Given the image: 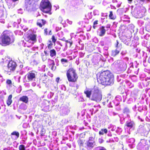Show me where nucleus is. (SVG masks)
I'll use <instances>...</instances> for the list:
<instances>
[{
    "mask_svg": "<svg viewBox=\"0 0 150 150\" xmlns=\"http://www.w3.org/2000/svg\"><path fill=\"white\" fill-rule=\"evenodd\" d=\"M97 79L98 83L105 86H111L114 83V75L109 70L101 71L98 73Z\"/></svg>",
    "mask_w": 150,
    "mask_h": 150,
    "instance_id": "f257e3e1",
    "label": "nucleus"
},
{
    "mask_svg": "<svg viewBox=\"0 0 150 150\" xmlns=\"http://www.w3.org/2000/svg\"><path fill=\"white\" fill-rule=\"evenodd\" d=\"M14 41L13 34L9 31H4L0 36V44L2 46L8 45Z\"/></svg>",
    "mask_w": 150,
    "mask_h": 150,
    "instance_id": "f03ea898",
    "label": "nucleus"
},
{
    "mask_svg": "<svg viewBox=\"0 0 150 150\" xmlns=\"http://www.w3.org/2000/svg\"><path fill=\"white\" fill-rule=\"evenodd\" d=\"M52 5L49 0H42L39 6V8L43 12L51 14Z\"/></svg>",
    "mask_w": 150,
    "mask_h": 150,
    "instance_id": "7ed1b4c3",
    "label": "nucleus"
},
{
    "mask_svg": "<svg viewBox=\"0 0 150 150\" xmlns=\"http://www.w3.org/2000/svg\"><path fill=\"white\" fill-rule=\"evenodd\" d=\"M66 76L69 82L75 83L77 81L78 76L76 70L74 68H71L68 69Z\"/></svg>",
    "mask_w": 150,
    "mask_h": 150,
    "instance_id": "20e7f679",
    "label": "nucleus"
},
{
    "mask_svg": "<svg viewBox=\"0 0 150 150\" xmlns=\"http://www.w3.org/2000/svg\"><path fill=\"white\" fill-rule=\"evenodd\" d=\"M93 90V93L90 98L91 100L97 103L100 102L102 98V92L98 88H94Z\"/></svg>",
    "mask_w": 150,
    "mask_h": 150,
    "instance_id": "39448f33",
    "label": "nucleus"
},
{
    "mask_svg": "<svg viewBox=\"0 0 150 150\" xmlns=\"http://www.w3.org/2000/svg\"><path fill=\"white\" fill-rule=\"evenodd\" d=\"M95 139V137H90L88 140L85 143L86 146L82 149V150H91L96 145Z\"/></svg>",
    "mask_w": 150,
    "mask_h": 150,
    "instance_id": "423d86ee",
    "label": "nucleus"
},
{
    "mask_svg": "<svg viewBox=\"0 0 150 150\" xmlns=\"http://www.w3.org/2000/svg\"><path fill=\"white\" fill-rule=\"evenodd\" d=\"M115 67L118 71H124L127 68L126 63L121 60H117L114 63Z\"/></svg>",
    "mask_w": 150,
    "mask_h": 150,
    "instance_id": "0eeeda50",
    "label": "nucleus"
},
{
    "mask_svg": "<svg viewBox=\"0 0 150 150\" xmlns=\"http://www.w3.org/2000/svg\"><path fill=\"white\" fill-rule=\"evenodd\" d=\"M37 35L34 33L27 34L24 36V40L29 43L34 44L37 41Z\"/></svg>",
    "mask_w": 150,
    "mask_h": 150,
    "instance_id": "6e6552de",
    "label": "nucleus"
},
{
    "mask_svg": "<svg viewBox=\"0 0 150 150\" xmlns=\"http://www.w3.org/2000/svg\"><path fill=\"white\" fill-rule=\"evenodd\" d=\"M37 72L34 70L31 71L28 73L26 75V76L28 82L35 81L36 78Z\"/></svg>",
    "mask_w": 150,
    "mask_h": 150,
    "instance_id": "1a4fd4ad",
    "label": "nucleus"
},
{
    "mask_svg": "<svg viewBox=\"0 0 150 150\" xmlns=\"http://www.w3.org/2000/svg\"><path fill=\"white\" fill-rule=\"evenodd\" d=\"M137 147V149L139 150H148L149 148V144L145 140L140 142Z\"/></svg>",
    "mask_w": 150,
    "mask_h": 150,
    "instance_id": "9d476101",
    "label": "nucleus"
},
{
    "mask_svg": "<svg viewBox=\"0 0 150 150\" xmlns=\"http://www.w3.org/2000/svg\"><path fill=\"white\" fill-rule=\"evenodd\" d=\"M17 65L16 63L13 60L9 62L8 64V68L10 72H13L16 69Z\"/></svg>",
    "mask_w": 150,
    "mask_h": 150,
    "instance_id": "9b49d317",
    "label": "nucleus"
},
{
    "mask_svg": "<svg viewBox=\"0 0 150 150\" xmlns=\"http://www.w3.org/2000/svg\"><path fill=\"white\" fill-rule=\"evenodd\" d=\"M46 22V21L45 19H39L37 21L36 24L40 27L42 28L43 26L45 25Z\"/></svg>",
    "mask_w": 150,
    "mask_h": 150,
    "instance_id": "f8f14e48",
    "label": "nucleus"
},
{
    "mask_svg": "<svg viewBox=\"0 0 150 150\" xmlns=\"http://www.w3.org/2000/svg\"><path fill=\"white\" fill-rule=\"evenodd\" d=\"M47 64L50 68H51V70H53L54 67L55 65L54 62L53 60L48 59L47 62Z\"/></svg>",
    "mask_w": 150,
    "mask_h": 150,
    "instance_id": "ddd939ff",
    "label": "nucleus"
},
{
    "mask_svg": "<svg viewBox=\"0 0 150 150\" xmlns=\"http://www.w3.org/2000/svg\"><path fill=\"white\" fill-rule=\"evenodd\" d=\"M99 30L100 32L99 34V36L100 37L103 36L105 34L106 30L104 26H102L99 28Z\"/></svg>",
    "mask_w": 150,
    "mask_h": 150,
    "instance_id": "4468645a",
    "label": "nucleus"
},
{
    "mask_svg": "<svg viewBox=\"0 0 150 150\" xmlns=\"http://www.w3.org/2000/svg\"><path fill=\"white\" fill-rule=\"evenodd\" d=\"M93 89H88L84 91V93L86 95V97L88 98H90L91 96L92 95V92H93Z\"/></svg>",
    "mask_w": 150,
    "mask_h": 150,
    "instance_id": "2eb2a0df",
    "label": "nucleus"
},
{
    "mask_svg": "<svg viewBox=\"0 0 150 150\" xmlns=\"http://www.w3.org/2000/svg\"><path fill=\"white\" fill-rule=\"evenodd\" d=\"M134 125V123L133 121H131L130 122H127L125 125V126L131 129Z\"/></svg>",
    "mask_w": 150,
    "mask_h": 150,
    "instance_id": "dca6fc26",
    "label": "nucleus"
},
{
    "mask_svg": "<svg viewBox=\"0 0 150 150\" xmlns=\"http://www.w3.org/2000/svg\"><path fill=\"white\" fill-rule=\"evenodd\" d=\"M12 96L11 94L9 95L8 96L7 100L6 101V103L8 106L10 105L12 102Z\"/></svg>",
    "mask_w": 150,
    "mask_h": 150,
    "instance_id": "f3484780",
    "label": "nucleus"
},
{
    "mask_svg": "<svg viewBox=\"0 0 150 150\" xmlns=\"http://www.w3.org/2000/svg\"><path fill=\"white\" fill-rule=\"evenodd\" d=\"M19 100L21 101L27 103L28 102V98L27 96H23L20 98Z\"/></svg>",
    "mask_w": 150,
    "mask_h": 150,
    "instance_id": "a211bd4d",
    "label": "nucleus"
},
{
    "mask_svg": "<svg viewBox=\"0 0 150 150\" xmlns=\"http://www.w3.org/2000/svg\"><path fill=\"white\" fill-rule=\"evenodd\" d=\"M40 79L42 80L43 83H47L48 79L47 76L45 74L42 76Z\"/></svg>",
    "mask_w": 150,
    "mask_h": 150,
    "instance_id": "6ab92c4d",
    "label": "nucleus"
},
{
    "mask_svg": "<svg viewBox=\"0 0 150 150\" xmlns=\"http://www.w3.org/2000/svg\"><path fill=\"white\" fill-rule=\"evenodd\" d=\"M34 1L35 0H25L26 4L27 6V7H28V5H30L29 6V7L31 6V5L34 3Z\"/></svg>",
    "mask_w": 150,
    "mask_h": 150,
    "instance_id": "aec40b11",
    "label": "nucleus"
},
{
    "mask_svg": "<svg viewBox=\"0 0 150 150\" xmlns=\"http://www.w3.org/2000/svg\"><path fill=\"white\" fill-rule=\"evenodd\" d=\"M108 133V130L106 129H102L99 132L100 135H103L104 134H106Z\"/></svg>",
    "mask_w": 150,
    "mask_h": 150,
    "instance_id": "412c9836",
    "label": "nucleus"
},
{
    "mask_svg": "<svg viewBox=\"0 0 150 150\" xmlns=\"http://www.w3.org/2000/svg\"><path fill=\"white\" fill-rule=\"evenodd\" d=\"M50 56L52 57H53L56 55V52L55 50L54 49H52L50 51Z\"/></svg>",
    "mask_w": 150,
    "mask_h": 150,
    "instance_id": "4be33fe9",
    "label": "nucleus"
},
{
    "mask_svg": "<svg viewBox=\"0 0 150 150\" xmlns=\"http://www.w3.org/2000/svg\"><path fill=\"white\" fill-rule=\"evenodd\" d=\"M110 14L109 15V18L110 19L114 20L116 18V16H114L113 14V12L112 11H110Z\"/></svg>",
    "mask_w": 150,
    "mask_h": 150,
    "instance_id": "5701e85b",
    "label": "nucleus"
},
{
    "mask_svg": "<svg viewBox=\"0 0 150 150\" xmlns=\"http://www.w3.org/2000/svg\"><path fill=\"white\" fill-rule=\"evenodd\" d=\"M44 33L45 35H51L52 34V30H50L49 31V33L48 32V29L47 28H45L44 30Z\"/></svg>",
    "mask_w": 150,
    "mask_h": 150,
    "instance_id": "b1692460",
    "label": "nucleus"
},
{
    "mask_svg": "<svg viewBox=\"0 0 150 150\" xmlns=\"http://www.w3.org/2000/svg\"><path fill=\"white\" fill-rule=\"evenodd\" d=\"M11 135H15L16 136V138H18L19 136V133L18 132L15 131L13 132L11 134Z\"/></svg>",
    "mask_w": 150,
    "mask_h": 150,
    "instance_id": "393cba45",
    "label": "nucleus"
},
{
    "mask_svg": "<svg viewBox=\"0 0 150 150\" xmlns=\"http://www.w3.org/2000/svg\"><path fill=\"white\" fill-rule=\"evenodd\" d=\"M6 63V61L2 60L0 62V66L2 67H4L5 66Z\"/></svg>",
    "mask_w": 150,
    "mask_h": 150,
    "instance_id": "a878e982",
    "label": "nucleus"
},
{
    "mask_svg": "<svg viewBox=\"0 0 150 150\" xmlns=\"http://www.w3.org/2000/svg\"><path fill=\"white\" fill-rule=\"evenodd\" d=\"M19 150H25V148L24 145H20L19 146Z\"/></svg>",
    "mask_w": 150,
    "mask_h": 150,
    "instance_id": "bb28decb",
    "label": "nucleus"
},
{
    "mask_svg": "<svg viewBox=\"0 0 150 150\" xmlns=\"http://www.w3.org/2000/svg\"><path fill=\"white\" fill-rule=\"evenodd\" d=\"M52 42L54 44H55L56 42L57 41V39L55 38V36L54 35H53L51 38Z\"/></svg>",
    "mask_w": 150,
    "mask_h": 150,
    "instance_id": "cd10ccee",
    "label": "nucleus"
},
{
    "mask_svg": "<svg viewBox=\"0 0 150 150\" xmlns=\"http://www.w3.org/2000/svg\"><path fill=\"white\" fill-rule=\"evenodd\" d=\"M98 20H96L94 21L93 23V27L94 29H95L96 28V26H95V25H97L98 24Z\"/></svg>",
    "mask_w": 150,
    "mask_h": 150,
    "instance_id": "c85d7f7f",
    "label": "nucleus"
},
{
    "mask_svg": "<svg viewBox=\"0 0 150 150\" xmlns=\"http://www.w3.org/2000/svg\"><path fill=\"white\" fill-rule=\"evenodd\" d=\"M50 43L49 44L48 46L47 47L48 49H51L52 48V46L53 45V44L51 40H49L48 41Z\"/></svg>",
    "mask_w": 150,
    "mask_h": 150,
    "instance_id": "c756f323",
    "label": "nucleus"
},
{
    "mask_svg": "<svg viewBox=\"0 0 150 150\" xmlns=\"http://www.w3.org/2000/svg\"><path fill=\"white\" fill-rule=\"evenodd\" d=\"M129 112V109L127 108H125L123 110V113H126Z\"/></svg>",
    "mask_w": 150,
    "mask_h": 150,
    "instance_id": "7c9ffc66",
    "label": "nucleus"
},
{
    "mask_svg": "<svg viewBox=\"0 0 150 150\" xmlns=\"http://www.w3.org/2000/svg\"><path fill=\"white\" fill-rule=\"evenodd\" d=\"M45 130L43 129H42L40 133V135L41 136H43L45 135Z\"/></svg>",
    "mask_w": 150,
    "mask_h": 150,
    "instance_id": "2f4dec72",
    "label": "nucleus"
},
{
    "mask_svg": "<svg viewBox=\"0 0 150 150\" xmlns=\"http://www.w3.org/2000/svg\"><path fill=\"white\" fill-rule=\"evenodd\" d=\"M120 52L119 51L117 50V49H116L114 52L113 53H114V56H116Z\"/></svg>",
    "mask_w": 150,
    "mask_h": 150,
    "instance_id": "473e14b6",
    "label": "nucleus"
},
{
    "mask_svg": "<svg viewBox=\"0 0 150 150\" xmlns=\"http://www.w3.org/2000/svg\"><path fill=\"white\" fill-rule=\"evenodd\" d=\"M61 62L62 63L63 62H64L65 63H67L68 62V60L67 59H66L62 58L61 59Z\"/></svg>",
    "mask_w": 150,
    "mask_h": 150,
    "instance_id": "72a5a7b5",
    "label": "nucleus"
},
{
    "mask_svg": "<svg viewBox=\"0 0 150 150\" xmlns=\"http://www.w3.org/2000/svg\"><path fill=\"white\" fill-rule=\"evenodd\" d=\"M104 142V140L101 138H99L98 139V142L100 144H102Z\"/></svg>",
    "mask_w": 150,
    "mask_h": 150,
    "instance_id": "f704fd0d",
    "label": "nucleus"
},
{
    "mask_svg": "<svg viewBox=\"0 0 150 150\" xmlns=\"http://www.w3.org/2000/svg\"><path fill=\"white\" fill-rule=\"evenodd\" d=\"M6 83L8 84H12V81L11 80L9 79H7L6 80Z\"/></svg>",
    "mask_w": 150,
    "mask_h": 150,
    "instance_id": "c9c22d12",
    "label": "nucleus"
},
{
    "mask_svg": "<svg viewBox=\"0 0 150 150\" xmlns=\"http://www.w3.org/2000/svg\"><path fill=\"white\" fill-rule=\"evenodd\" d=\"M61 40L65 41L66 42H68V40H65V38L64 37L62 39H60Z\"/></svg>",
    "mask_w": 150,
    "mask_h": 150,
    "instance_id": "e433bc0d",
    "label": "nucleus"
},
{
    "mask_svg": "<svg viewBox=\"0 0 150 150\" xmlns=\"http://www.w3.org/2000/svg\"><path fill=\"white\" fill-rule=\"evenodd\" d=\"M118 44H119V42L117 40L116 41V44L115 45V47L116 48H118L119 47V46H118Z\"/></svg>",
    "mask_w": 150,
    "mask_h": 150,
    "instance_id": "4c0bfd02",
    "label": "nucleus"
},
{
    "mask_svg": "<svg viewBox=\"0 0 150 150\" xmlns=\"http://www.w3.org/2000/svg\"><path fill=\"white\" fill-rule=\"evenodd\" d=\"M59 79H60V78L59 77H57L56 79V81L57 83H58L59 82Z\"/></svg>",
    "mask_w": 150,
    "mask_h": 150,
    "instance_id": "58836bf2",
    "label": "nucleus"
},
{
    "mask_svg": "<svg viewBox=\"0 0 150 150\" xmlns=\"http://www.w3.org/2000/svg\"><path fill=\"white\" fill-rule=\"evenodd\" d=\"M67 43H69L70 44V46H71V45H72V43H73L72 41L70 42V41H68V42Z\"/></svg>",
    "mask_w": 150,
    "mask_h": 150,
    "instance_id": "ea45409f",
    "label": "nucleus"
},
{
    "mask_svg": "<svg viewBox=\"0 0 150 150\" xmlns=\"http://www.w3.org/2000/svg\"><path fill=\"white\" fill-rule=\"evenodd\" d=\"M106 28H110V24L108 25H107Z\"/></svg>",
    "mask_w": 150,
    "mask_h": 150,
    "instance_id": "a19ab883",
    "label": "nucleus"
},
{
    "mask_svg": "<svg viewBox=\"0 0 150 150\" xmlns=\"http://www.w3.org/2000/svg\"><path fill=\"white\" fill-rule=\"evenodd\" d=\"M76 89H78V88H79V85H78V84H76Z\"/></svg>",
    "mask_w": 150,
    "mask_h": 150,
    "instance_id": "79ce46f5",
    "label": "nucleus"
},
{
    "mask_svg": "<svg viewBox=\"0 0 150 150\" xmlns=\"http://www.w3.org/2000/svg\"><path fill=\"white\" fill-rule=\"evenodd\" d=\"M133 0H128V1H129V3H131Z\"/></svg>",
    "mask_w": 150,
    "mask_h": 150,
    "instance_id": "37998d69",
    "label": "nucleus"
},
{
    "mask_svg": "<svg viewBox=\"0 0 150 150\" xmlns=\"http://www.w3.org/2000/svg\"><path fill=\"white\" fill-rule=\"evenodd\" d=\"M148 62L150 63V57L149 58L148 60Z\"/></svg>",
    "mask_w": 150,
    "mask_h": 150,
    "instance_id": "c03bdc74",
    "label": "nucleus"
},
{
    "mask_svg": "<svg viewBox=\"0 0 150 150\" xmlns=\"http://www.w3.org/2000/svg\"><path fill=\"white\" fill-rule=\"evenodd\" d=\"M61 49V47H60L59 48H58V49L57 50V51H60V49Z\"/></svg>",
    "mask_w": 150,
    "mask_h": 150,
    "instance_id": "a18cd8bd",
    "label": "nucleus"
},
{
    "mask_svg": "<svg viewBox=\"0 0 150 150\" xmlns=\"http://www.w3.org/2000/svg\"><path fill=\"white\" fill-rule=\"evenodd\" d=\"M140 1L144 2L145 0H139Z\"/></svg>",
    "mask_w": 150,
    "mask_h": 150,
    "instance_id": "49530a36",
    "label": "nucleus"
},
{
    "mask_svg": "<svg viewBox=\"0 0 150 150\" xmlns=\"http://www.w3.org/2000/svg\"><path fill=\"white\" fill-rule=\"evenodd\" d=\"M44 53H45V54H47V52H45V51H44Z\"/></svg>",
    "mask_w": 150,
    "mask_h": 150,
    "instance_id": "de8ad7c7",
    "label": "nucleus"
},
{
    "mask_svg": "<svg viewBox=\"0 0 150 150\" xmlns=\"http://www.w3.org/2000/svg\"><path fill=\"white\" fill-rule=\"evenodd\" d=\"M103 105H105V102H103Z\"/></svg>",
    "mask_w": 150,
    "mask_h": 150,
    "instance_id": "09e8293b",
    "label": "nucleus"
},
{
    "mask_svg": "<svg viewBox=\"0 0 150 150\" xmlns=\"http://www.w3.org/2000/svg\"><path fill=\"white\" fill-rule=\"evenodd\" d=\"M149 19L148 18H147L146 19H145V18H144V19L145 20H146H146H147V19Z\"/></svg>",
    "mask_w": 150,
    "mask_h": 150,
    "instance_id": "8fccbe9b",
    "label": "nucleus"
}]
</instances>
